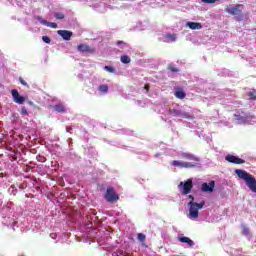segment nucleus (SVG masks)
<instances>
[{
  "label": "nucleus",
  "mask_w": 256,
  "mask_h": 256,
  "mask_svg": "<svg viewBox=\"0 0 256 256\" xmlns=\"http://www.w3.org/2000/svg\"><path fill=\"white\" fill-rule=\"evenodd\" d=\"M235 173L239 179L245 182L252 193H256V179L253 175L241 169H236Z\"/></svg>",
  "instance_id": "nucleus-1"
},
{
  "label": "nucleus",
  "mask_w": 256,
  "mask_h": 256,
  "mask_svg": "<svg viewBox=\"0 0 256 256\" xmlns=\"http://www.w3.org/2000/svg\"><path fill=\"white\" fill-rule=\"evenodd\" d=\"M188 199H190V202H188L190 219H197L199 217V209L205 205V202L196 203L193 195H188Z\"/></svg>",
  "instance_id": "nucleus-2"
},
{
  "label": "nucleus",
  "mask_w": 256,
  "mask_h": 256,
  "mask_svg": "<svg viewBox=\"0 0 256 256\" xmlns=\"http://www.w3.org/2000/svg\"><path fill=\"white\" fill-rule=\"evenodd\" d=\"M104 198L108 203H117V201H119V194L115 193V188H113V186H109L106 189Z\"/></svg>",
  "instance_id": "nucleus-3"
},
{
  "label": "nucleus",
  "mask_w": 256,
  "mask_h": 256,
  "mask_svg": "<svg viewBox=\"0 0 256 256\" xmlns=\"http://www.w3.org/2000/svg\"><path fill=\"white\" fill-rule=\"evenodd\" d=\"M178 187L179 189L182 187V195H189L193 189V179H188L186 182H180Z\"/></svg>",
  "instance_id": "nucleus-4"
},
{
  "label": "nucleus",
  "mask_w": 256,
  "mask_h": 256,
  "mask_svg": "<svg viewBox=\"0 0 256 256\" xmlns=\"http://www.w3.org/2000/svg\"><path fill=\"white\" fill-rule=\"evenodd\" d=\"M241 7H243V4H237L232 8H229V6H226L225 8V13H228L229 15H238L242 16L243 15V10H241Z\"/></svg>",
  "instance_id": "nucleus-5"
},
{
  "label": "nucleus",
  "mask_w": 256,
  "mask_h": 256,
  "mask_svg": "<svg viewBox=\"0 0 256 256\" xmlns=\"http://www.w3.org/2000/svg\"><path fill=\"white\" fill-rule=\"evenodd\" d=\"M77 51H79L80 53H95V48L89 46L86 43H81L77 46Z\"/></svg>",
  "instance_id": "nucleus-6"
},
{
  "label": "nucleus",
  "mask_w": 256,
  "mask_h": 256,
  "mask_svg": "<svg viewBox=\"0 0 256 256\" xmlns=\"http://www.w3.org/2000/svg\"><path fill=\"white\" fill-rule=\"evenodd\" d=\"M226 161H228V163H233L234 165H243V163H245V160L244 159H241L235 155H231V154H228L226 157H225Z\"/></svg>",
  "instance_id": "nucleus-7"
},
{
  "label": "nucleus",
  "mask_w": 256,
  "mask_h": 256,
  "mask_svg": "<svg viewBox=\"0 0 256 256\" xmlns=\"http://www.w3.org/2000/svg\"><path fill=\"white\" fill-rule=\"evenodd\" d=\"M11 94H12L14 103H17L18 105H23V103H25V97L19 95V91H17V89L11 90Z\"/></svg>",
  "instance_id": "nucleus-8"
},
{
  "label": "nucleus",
  "mask_w": 256,
  "mask_h": 256,
  "mask_svg": "<svg viewBox=\"0 0 256 256\" xmlns=\"http://www.w3.org/2000/svg\"><path fill=\"white\" fill-rule=\"evenodd\" d=\"M171 165H173L174 167H181V168H185V169H191V168L195 167V164H193L191 162H180L177 160H173L171 162Z\"/></svg>",
  "instance_id": "nucleus-9"
},
{
  "label": "nucleus",
  "mask_w": 256,
  "mask_h": 256,
  "mask_svg": "<svg viewBox=\"0 0 256 256\" xmlns=\"http://www.w3.org/2000/svg\"><path fill=\"white\" fill-rule=\"evenodd\" d=\"M213 189H215V181H210L209 183L205 182L202 184V191L204 193H213Z\"/></svg>",
  "instance_id": "nucleus-10"
},
{
  "label": "nucleus",
  "mask_w": 256,
  "mask_h": 256,
  "mask_svg": "<svg viewBox=\"0 0 256 256\" xmlns=\"http://www.w3.org/2000/svg\"><path fill=\"white\" fill-rule=\"evenodd\" d=\"M57 33L64 41H71V37H73V32L69 30H58Z\"/></svg>",
  "instance_id": "nucleus-11"
},
{
  "label": "nucleus",
  "mask_w": 256,
  "mask_h": 256,
  "mask_svg": "<svg viewBox=\"0 0 256 256\" xmlns=\"http://www.w3.org/2000/svg\"><path fill=\"white\" fill-rule=\"evenodd\" d=\"M187 26L189 27V29H191L192 31L195 30H199V29H203V24L199 23V22H187Z\"/></svg>",
  "instance_id": "nucleus-12"
},
{
  "label": "nucleus",
  "mask_w": 256,
  "mask_h": 256,
  "mask_svg": "<svg viewBox=\"0 0 256 256\" xmlns=\"http://www.w3.org/2000/svg\"><path fill=\"white\" fill-rule=\"evenodd\" d=\"M174 95L177 99H185L187 97V94L181 88H175Z\"/></svg>",
  "instance_id": "nucleus-13"
},
{
  "label": "nucleus",
  "mask_w": 256,
  "mask_h": 256,
  "mask_svg": "<svg viewBox=\"0 0 256 256\" xmlns=\"http://www.w3.org/2000/svg\"><path fill=\"white\" fill-rule=\"evenodd\" d=\"M179 241L180 243H187L189 247H193V245H195V242H193V240H191L189 237H186V236L180 237Z\"/></svg>",
  "instance_id": "nucleus-14"
},
{
  "label": "nucleus",
  "mask_w": 256,
  "mask_h": 256,
  "mask_svg": "<svg viewBox=\"0 0 256 256\" xmlns=\"http://www.w3.org/2000/svg\"><path fill=\"white\" fill-rule=\"evenodd\" d=\"M182 157L184 159H188L189 161H197V158L193 154L182 153Z\"/></svg>",
  "instance_id": "nucleus-15"
},
{
  "label": "nucleus",
  "mask_w": 256,
  "mask_h": 256,
  "mask_svg": "<svg viewBox=\"0 0 256 256\" xmlns=\"http://www.w3.org/2000/svg\"><path fill=\"white\" fill-rule=\"evenodd\" d=\"M121 63H124L125 65L131 63V58L128 55H122L120 58Z\"/></svg>",
  "instance_id": "nucleus-16"
},
{
  "label": "nucleus",
  "mask_w": 256,
  "mask_h": 256,
  "mask_svg": "<svg viewBox=\"0 0 256 256\" xmlns=\"http://www.w3.org/2000/svg\"><path fill=\"white\" fill-rule=\"evenodd\" d=\"M247 96L251 101H256V90L253 89L250 92L247 93Z\"/></svg>",
  "instance_id": "nucleus-17"
},
{
  "label": "nucleus",
  "mask_w": 256,
  "mask_h": 256,
  "mask_svg": "<svg viewBox=\"0 0 256 256\" xmlns=\"http://www.w3.org/2000/svg\"><path fill=\"white\" fill-rule=\"evenodd\" d=\"M98 91H101V93H109V86L102 84L99 86Z\"/></svg>",
  "instance_id": "nucleus-18"
},
{
  "label": "nucleus",
  "mask_w": 256,
  "mask_h": 256,
  "mask_svg": "<svg viewBox=\"0 0 256 256\" xmlns=\"http://www.w3.org/2000/svg\"><path fill=\"white\" fill-rule=\"evenodd\" d=\"M54 110L57 111V113H65V106L63 105H55Z\"/></svg>",
  "instance_id": "nucleus-19"
},
{
  "label": "nucleus",
  "mask_w": 256,
  "mask_h": 256,
  "mask_svg": "<svg viewBox=\"0 0 256 256\" xmlns=\"http://www.w3.org/2000/svg\"><path fill=\"white\" fill-rule=\"evenodd\" d=\"M34 19H36V21H39V23H41V25H46L47 26V20L43 19V16H35Z\"/></svg>",
  "instance_id": "nucleus-20"
},
{
  "label": "nucleus",
  "mask_w": 256,
  "mask_h": 256,
  "mask_svg": "<svg viewBox=\"0 0 256 256\" xmlns=\"http://www.w3.org/2000/svg\"><path fill=\"white\" fill-rule=\"evenodd\" d=\"M168 69L172 73H179V70L176 67H174L173 65H171V64L168 65Z\"/></svg>",
  "instance_id": "nucleus-21"
},
{
  "label": "nucleus",
  "mask_w": 256,
  "mask_h": 256,
  "mask_svg": "<svg viewBox=\"0 0 256 256\" xmlns=\"http://www.w3.org/2000/svg\"><path fill=\"white\" fill-rule=\"evenodd\" d=\"M55 19H65V14L59 12L54 15Z\"/></svg>",
  "instance_id": "nucleus-22"
},
{
  "label": "nucleus",
  "mask_w": 256,
  "mask_h": 256,
  "mask_svg": "<svg viewBox=\"0 0 256 256\" xmlns=\"http://www.w3.org/2000/svg\"><path fill=\"white\" fill-rule=\"evenodd\" d=\"M46 27H51L52 29H57V23L47 22Z\"/></svg>",
  "instance_id": "nucleus-23"
},
{
  "label": "nucleus",
  "mask_w": 256,
  "mask_h": 256,
  "mask_svg": "<svg viewBox=\"0 0 256 256\" xmlns=\"http://www.w3.org/2000/svg\"><path fill=\"white\" fill-rule=\"evenodd\" d=\"M250 233H251V231L249 230V228L243 226V228H242V234L247 236V235H249Z\"/></svg>",
  "instance_id": "nucleus-24"
},
{
  "label": "nucleus",
  "mask_w": 256,
  "mask_h": 256,
  "mask_svg": "<svg viewBox=\"0 0 256 256\" xmlns=\"http://www.w3.org/2000/svg\"><path fill=\"white\" fill-rule=\"evenodd\" d=\"M104 70L108 71V73H115V68H113L111 66H105Z\"/></svg>",
  "instance_id": "nucleus-25"
},
{
  "label": "nucleus",
  "mask_w": 256,
  "mask_h": 256,
  "mask_svg": "<svg viewBox=\"0 0 256 256\" xmlns=\"http://www.w3.org/2000/svg\"><path fill=\"white\" fill-rule=\"evenodd\" d=\"M138 240L141 241V243H143V241H145V234L138 233Z\"/></svg>",
  "instance_id": "nucleus-26"
},
{
  "label": "nucleus",
  "mask_w": 256,
  "mask_h": 256,
  "mask_svg": "<svg viewBox=\"0 0 256 256\" xmlns=\"http://www.w3.org/2000/svg\"><path fill=\"white\" fill-rule=\"evenodd\" d=\"M201 1H202V3H206L208 5H211L213 3H217V0H201Z\"/></svg>",
  "instance_id": "nucleus-27"
},
{
  "label": "nucleus",
  "mask_w": 256,
  "mask_h": 256,
  "mask_svg": "<svg viewBox=\"0 0 256 256\" xmlns=\"http://www.w3.org/2000/svg\"><path fill=\"white\" fill-rule=\"evenodd\" d=\"M19 81H20L21 85H24V87H29V84H27V82H25L23 77H19Z\"/></svg>",
  "instance_id": "nucleus-28"
},
{
  "label": "nucleus",
  "mask_w": 256,
  "mask_h": 256,
  "mask_svg": "<svg viewBox=\"0 0 256 256\" xmlns=\"http://www.w3.org/2000/svg\"><path fill=\"white\" fill-rule=\"evenodd\" d=\"M42 41H44V43H51V38H49L48 36H43L42 37Z\"/></svg>",
  "instance_id": "nucleus-29"
},
{
  "label": "nucleus",
  "mask_w": 256,
  "mask_h": 256,
  "mask_svg": "<svg viewBox=\"0 0 256 256\" xmlns=\"http://www.w3.org/2000/svg\"><path fill=\"white\" fill-rule=\"evenodd\" d=\"M21 115H29V112H27V108L22 107V109H21Z\"/></svg>",
  "instance_id": "nucleus-30"
},
{
  "label": "nucleus",
  "mask_w": 256,
  "mask_h": 256,
  "mask_svg": "<svg viewBox=\"0 0 256 256\" xmlns=\"http://www.w3.org/2000/svg\"><path fill=\"white\" fill-rule=\"evenodd\" d=\"M168 39H172V41H175V35H172V34H168L167 35Z\"/></svg>",
  "instance_id": "nucleus-31"
},
{
  "label": "nucleus",
  "mask_w": 256,
  "mask_h": 256,
  "mask_svg": "<svg viewBox=\"0 0 256 256\" xmlns=\"http://www.w3.org/2000/svg\"><path fill=\"white\" fill-rule=\"evenodd\" d=\"M116 45H118V46H119V45H125V42L120 40V41H117V42H116Z\"/></svg>",
  "instance_id": "nucleus-32"
},
{
  "label": "nucleus",
  "mask_w": 256,
  "mask_h": 256,
  "mask_svg": "<svg viewBox=\"0 0 256 256\" xmlns=\"http://www.w3.org/2000/svg\"><path fill=\"white\" fill-rule=\"evenodd\" d=\"M144 89L147 90V91H149V89H150L149 84H145Z\"/></svg>",
  "instance_id": "nucleus-33"
},
{
  "label": "nucleus",
  "mask_w": 256,
  "mask_h": 256,
  "mask_svg": "<svg viewBox=\"0 0 256 256\" xmlns=\"http://www.w3.org/2000/svg\"><path fill=\"white\" fill-rule=\"evenodd\" d=\"M235 117H237V119H239V115L235 114Z\"/></svg>",
  "instance_id": "nucleus-34"
},
{
  "label": "nucleus",
  "mask_w": 256,
  "mask_h": 256,
  "mask_svg": "<svg viewBox=\"0 0 256 256\" xmlns=\"http://www.w3.org/2000/svg\"><path fill=\"white\" fill-rule=\"evenodd\" d=\"M0 87H2V85L0 84Z\"/></svg>",
  "instance_id": "nucleus-35"
}]
</instances>
